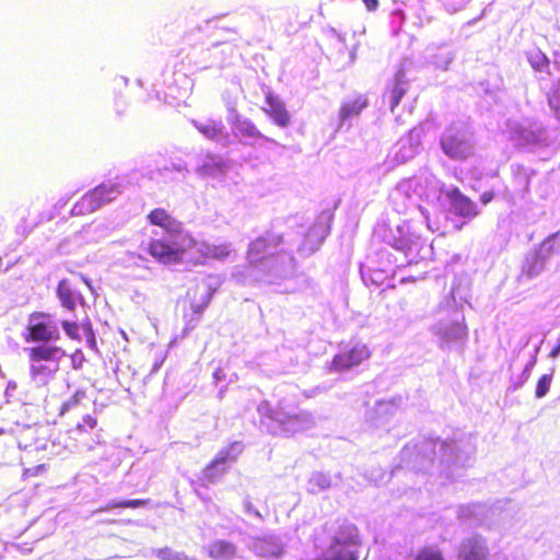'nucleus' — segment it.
Instances as JSON below:
<instances>
[{
	"mask_svg": "<svg viewBox=\"0 0 560 560\" xmlns=\"http://www.w3.org/2000/svg\"><path fill=\"white\" fill-rule=\"evenodd\" d=\"M72 366L74 369H81L84 362V355L83 352L80 349H77L72 354Z\"/></svg>",
	"mask_w": 560,
	"mask_h": 560,
	"instance_id": "473e14b6",
	"label": "nucleus"
},
{
	"mask_svg": "<svg viewBox=\"0 0 560 560\" xmlns=\"http://www.w3.org/2000/svg\"><path fill=\"white\" fill-rule=\"evenodd\" d=\"M548 103L555 115L560 119V82H557L548 94Z\"/></svg>",
	"mask_w": 560,
	"mask_h": 560,
	"instance_id": "a878e982",
	"label": "nucleus"
},
{
	"mask_svg": "<svg viewBox=\"0 0 560 560\" xmlns=\"http://www.w3.org/2000/svg\"><path fill=\"white\" fill-rule=\"evenodd\" d=\"M265 102L266 107H264V112L267 116L270 117L277 126L287 128L290 125V114L283 102L270 91L266 92Z\"/></svg>",
	"mask_w": 560,
	"mask_h": 560,
	"instance_id": "9d476101",
	"label": "nucleus"
},
{
	"mask_svg": "<svg viewBox=\"0 0 560 560\" xmlns=\"http://www.w3.org/2000/svg\"><path fill=\"white\" fill-rule=\"evenodd\" d=\"M66 351L58 346L37 345L27 349L31 362L30 376L32 381L42 387L48 386L60 370V360Z\"/></svg>",
	"mask_w": 560,
	"mask_h": 560,
	"instance_id": "f257e3e1",
	"label": "nucleus"
},
{
	"mask_svg": "<svg viewBox=\"0 0 560 560\" xmlns=\"http://www.w3.org/2000/svg\"><path fill=\"white\" fill-rule=\"evenodd\" d=\"M194 127L207 139L218 141L225 138L224 125L221 120H208L206 122L192 121Z\"/></svg>",
	"mask_w": 560,
	"mask_h": 560,
	"instance_id": "2eb2a0df",
	"label": "nucleus"
},
{
	"mask_svg": "<svg viewBox=\"0 0 560 560\" xmlns=\"http://www.w3.org/2000/svg\"><path fill=\"white\" fill-rule=\"evenodd\" d=\"M362 2L364 3V5L369 12L376 11L380 5L378 0H362Z\"/></svg>",
	"mask_w": 560,
	"mask_h": 560,
	"instance_id": "f704fd0d",
	"label": "nucleus"
},
{
	"mask_svg": "<svg viewBox=\"0 0 560 560\" xmlns=\"http://www.w3.org/2000/svg\"><path fill=\"white\" fill-rule=\"evenodd\" d=\"M83 421L90 429H94L97 425V419L90 415L85 416Z\"/></svg>",
	"mask_w": 560,
	"mask_h": 560,
	"instance_id": "e433bc0d",
	"label": "nucleus"
},
{
	"mask_svg": "<svg viewBox=\"0 0 560 560\" xmlns=\"http://www.w3.org/2000/svg\"><path fill=\"white\" fill-rule=\"evenodd\" d=\"M371 357L369 347L358 342L350 349L341 351L334 355L329 362L327 370L331 373H341L360 365Z\"/></svg>",
	"mask_w": 560,
	"mask_h": 560,
	"instance_id": "0eeeda50",
	"label": "nucleus"
},
{
	"mask_svg": "<svg viewBox=\"0 0 560 560\" xmlns=\"http://www.w3.org/2000/svg\"><path fill=\"white\" fill-rule=\"evenodd\" d=\"M148 503H149V500H147V499H132V500L113 502V503L108 504L107 509H116V508L137 509V508L144 506Z\"/></svg>",
	"mask_w": 560,
	"mask_h": 560,
	"instance_id": "bb28decb",
	"label": "nucleus"
},
{
	"mask_svg": "<svg viewBox=\"0 0 560 560\" xmlns=\"http://www.w3.org/2000/svg\"><path fill=\"white\" fill-rule=\"evenodd\" d=\"M235 135L246 138H262L261 132L257 129L255 124L248 119H242L238 115L233 120Z\"/></svg>",
	"mask_w": 560,
	"mask_h": 560,
	"instance_id": "a211bd4d",
	"label": "nucleus"
},
{
	"mask_svg": "<svg viewBox=\"0 0 560 560\" xmlns=\"http://www.w3.org/2000/svg\"><path fill=\"white\" fill-rule=\"evenodd\" d=\"M488 548L479 536H472L460 542L457 560H487Z\"/></svg>",
	"mask_w": 560,
	"mask_h": 560,
	"instance_id": "9b49d317",
	"label": "nucleus"
},
{
	"mask_svg": "<svg viewBox=\"0 0 560 560\" xmlns=\"http://www.w3.org/2000/svg\"><path fill=\"white\" fill-rule=\"evenodd\" d=\"M552 383V373L541 375L535 387L536 398H542L547 395Z\"/></svg>",
	"mask_w": 560,
	"mask_h": 560,
	"instance_id": "393cba45",
	"label": "nucleus"
},
{
	"mask_svg": "<svg viewBox=\"0 0 560 560\" xmlns=\"http://www.w3.org/2000/svg\"><path fill=\"white\" fill-rule=\"evenodd\" d=\"M217 166L222 171L225 167V164L223 162H219Z\"/></svg>",
	"mask_w": 560,
	"mask_h": 560,
	"instance_id": "4c0bfd02",
	"label": "nucleus"
},
{
	"mask_svg": "<svg viewBox=\"0 0 560 560\" xmlns=\"http://www.w3.org/2000/svg\"><path fill=\"white\" fill-rule=\"evenodd\" d=\"M24 339L27 342H42L48 345L49 341L59 339V331L50 322V316L44 312H34L30 314Z\"/></svg>",
	"mask_w": 560,
	"mask_h": 560,
	"instance_id": "423d86ee",
	"label": "nucleus"
},
{
	"mask_svg": "<svg viewBox=\"0 0 560 560\" xmlns=\"http://www.w3.org/2000/svg\"><path fill=\"white\" fill-rule=\"evenodd\" d=\"M448 198L452 210L456 215L467 219H472L478 215L479 211L476 203L470 198L463 195L458 188H453L448 192Z\"/></svg>",
	"mask_w": 560,
	"mask_h": 560,
	"instance_id": "f8f14e48",
	"label": "nucleus"
},
{
	"mask_svg": "<svg viewBox=\"0 0 560 560\" xmlns=\"http://www.w3.org/2000/svg\"><path fill=\"white\" fill-rule=\"evenodd\" d=\"M412 560H446V558L439 547L425 545L418 549Z\"/></svg>",
	"mask_w": 560,
	"mask_h": 560,
	"instance_id": "4be33fe9",
	"label": "nucleus"
},
{
	"mask_svg": "<svg viewBox=\"0 0 560 560\" xmlns=\"http://www.w3.org/2000/svg\"><path fill=\"white\" fill-rule=\"evenodd\" d=\"M208 555L214 560H232L236 555V548L230 541L215 540L209 546Z\"/></svg>",
	"mask_w": 560,
	"mask_h": 560,
	"instance_id": "dca6fc26",
	"label": "nucleus"
},
{
	"mask_svg": "<svg viewBox=\"0 0 560 560\" xmlns=\"http://www.w3.org/2000/svg\"><path fill=\"white\" fill-rule=\"evenodd\" d=\"M188 242H183L182 238H151L147 246L148 254L159 262L180 264L184 255L188 248Z\"/></svg>",
	"mask_w": 560,
	"mask_h": 560,
	"instance_id": "20e7f679",
	"label": "nucleus"
},
{
	"mask_svg": "<svg viewBox=\"0 0 560 560\" xmlns=\"http://www.w3.org/2000/svg\"><path fill=\"white\" fill-rule=\"evenodd\" d=\"M84 330L86 332L88 342H89L90 347L93 349L96 348V339H95V335L93 332L91 323H86L84 325Z\"/></svg>",
	"mask_w": 560,
	"mask_h": 560,
	"instance_id": "72a5a7b5",
	"label": "nucleus"
},
{
	"mask_svg": "<svg viewBox=\"0 0 560 560\" xmlns=\"http://www.w3.org/2000/svg\"><path fill=\"white\" fill-rule=\"evenodd\" d=\"M84 396V393L77 392L70 399H68L66 402H63L61 407V412H65L73 407H75L81 398Z\"/></svg>",
	"mask_w": 560,
	"mask_h": 560,
	"instance_id": "7c9ffc66",
	"label": "nucleus"
},
{
	"mask_svg": "<svg viewBox=\"0 0 560 560\" xmlns=\"http://www.w3.org/2000/svg\"><path fill=\"white\" fill-rule=\"evenodd\" d=\"M205 259H224L231 249L228 244H202L199 250Z\"/></svg>",
	"mask_w": 560,
	"mask_h": 560,
	"instance_id": "6ab92c4d",
	"label": "nucleus"
},
{
	"mask_svg": "<svg viewBox=\"0 0 560 560\" xmlns=\"http://www.w3.org/2000/svg\"><path fill=\"white\" fill-rule=\"evenodd\" d=\"M330 233V219H319L314 222L308 230L307 236L316 237L317 243L322 244Z\"/></svg>",
	"mask_w": 560,
	"mask_h": 560,
	"instance_id": "aec40b11",
	"label": "nucleus"
},
{
	"mask_svg": "<svg viewBox=\"0 0 560 560\" xmlns=\"http://www.w3.org/2000/svg\"><path fill=\"white\" fill-rule=\"evenodd\" d=\"M439 336L442 346H451L463 342L468 336V329L464 319L456 320L442 326Z\"/></svg>",
	"mask_w": 560,
	"mask_h": 560,
	"instance_id": "ddd939ff",
	"label": "nucleus"
},
{
	"mask_svg": "<svg viewBox=\"0 0 560 560\" xmlns=\"http://www.w3.org/2000/svg\"><path fill=\"white\" fill-rule=\"evenodd\" d=\"M528 61L537 71H544L549 66V60L540 50L535 49L528 52Z\"/></svg>",
	"mask_w": 560,
	"mask_h": 560,
	"instance_id": "b1692460",
	"label": "nucleus"
},
{
	"mask_svg": "<svg viewBox=\"0 0 560 560\" xmlns=\"http://www.w3.org/2000/svg\"><path fill=\"white\" fill-rule=\"evenodd\" d=\"M121 194L120 186L114 183H102L84 194L71 208V215L86 217L112 202Z\"/></svg>",
	"mask_w": 560,
	"mask_h": 560,
	"instance_id": "f03ea898",
	"label": "nucleus"
},
{
	"mask_svg": "<svg viewBox=\"0 0 560 560\" xmlns=\"http://www.w3.org/2000/svg\"><path fill=\"white\" fill-rule=\"evenodd\" d=\"M407 84L408 82L402 73H398L395 77V83L390 90L392 109H394L400 103L402 96L407 91Z\"/></svg>",
	"mask_w": 560,
	"mask_h": 560,
	"instance_id": "5701e85b",
	"label": "nucleus"
},
{
	"mask_svg": "<svg viewBox=\"0 0 560 560\" xmlns=\"http://www.w3.org/2000/svg\"><path fill=\"white\" fill-rule=\"evenodd\" d=\"M82 428H83V425H82V424H78V425H77V429H78V430H82Z\"/></svg>",
	"mask_w": 560,
	"mask_h": 560,
	"instance_id": "58836bf2",
	"label": "nucleus"
},
{
	"mask_svg": "<svg viewBox=\"0 0 560 560\" xmlns=\"http://www.w3.org/2000/svg\"><path fill=\"white\" fill-rule=\"evenodd\" d=\"M494 196L495 195H494V192L492 190H487V191L481 194L480 201L483 205H487V203L491 202L494 199Z\"/></svg>",
	"mask_w": 560,
	"mask_h": 560,
	"instance_id": "c9c22d12",
	"label": "nucleus"
},
{
	"mask_svg": "<svg viewBox=\"0 0 560 560\" xmlns=\"http://www.w3.org/2000/svg\"><path fill=\"white\" fill-rule=\"evenodd\" d=\"M230 458L228 450L221 451L203 469L202 479L207 483L217 482L228 470L226 463Z\"/></svg>",
	"mask_w": 560,
	"mask_h": 560,
	"instance_id": "4468645a",
	"label": "nucleus"
},
{
	"mask_svg": "<svg viewBox=\"0 0 560 560\" xmlns=\"http://www.w3.org/2000/svg\"><path fill=\"white\" fill-rule=\"evenodd\" d=\"M443 153L454 161H467L475 155L474 143L467 132L459 127L448 126L440 138Z\"/></svg>",
	"mask_w": 560,
	"mask_h": 560,
	"instance_id": "7ed1b4c3",
	"label": "nucleus"
},
{
	"mask_svg": "<svg viewBox=\"0 0 560 560\" xmlns=\"http://www.w3.org/2000/svg\"><path fill=\"white\" fill-rule=\"evenodd\" d=\"M57 293L62 306L73 311L75 307V301L73 298V292L67 280L62 279L58 282Z\"/></svg>",
	"mask_w": 560,
	"mask_h": 560,
	"instance_id": "412c9836",
	"label": "nucleus"
},
{
	"mask_svg": "<svg viewBox=\"0 0 560 560\" xmlns=\"http://www.w3.org/2000/svg\"><path fill=\"white\" fill-rule=\"evenodd\" d=\"M368 98L364 95H359L352 100L345 102L339 112L341 120H347L351 117L360 115V113L368 107Z\"/></svg>",
	"mask_w": 560,
	"mask_h": 560,
	"instance_id": "f3484780",
	"label": "nucleus"
},
{
	"mask_svg": "<svg viewBox=\"0 0 560 560\" xmlns=\"http://www.w3.org/2000/svg\"><path fill=\"white\" fill-rule=\"evenodd\" d=\"M61 326L69 338L80 340L79 326L77 323L62 320Z\"/></svg>",
	"mask_w": 560,
	"mask_h": 560,
	"instance_id": "cd10ccee",
	"label": "nucleus"
},
{
	"mask_svg": "<svg viewBox=\"0 0 560 560\" xmlns=\"http://www.w3.org/2000/svg\"><path fill=\"white\" fill-rule=\"evenodd\" d=\"M260 555L264 557L279 558L283 555V548L275 545L270 550L265 549V546H260Z\"/></svg>",
	"mask_w": 560,
	"mask_h": 560,
	"instance_id": "c756f323",
	"label": "nucleus"
},
{
	"mask_svg": "<svg viewBox=\"0 0 560 560\" xmlns=\"http://www.w3.org/2000/svg\"><path fill=\"white\" fill-rule=\"evenodd\" d=\"M147 220L150 224L163 229L171 237L182 238L183 242H188L189 246L197 244L196 240L188 232L184 231L182 223L163 208H155L150 211Z\"/></svg>",
	"mask_w": 560,
	"mask_h": 560,
	"instance_id": "6e6552de",
	"label": "nucleus"
},
{
	"mask_svg": "<svg viewBox=\"0 0 560 560\" xmlns=\"http://www.w3.org/2000/svg\"><path fill=\"white\" fill-rule=\"evenodd\" d=\"M284 237L280 233L267 231L264 235L255 238L248 247L247 259L250 266L257 267L265 260L275 258L277 248L283 243Z\"/></svg>",
	"mask_w": 560,
	"mask_h": 560,
	"instance_id": "39448f33",
	"label": "nucleus"
},
{
	"mask_svg": "<svg viewBox=\"0 0 560 560\" xmlns=\"http://www.w3.org/2000/svg\"><path fill=\"white\" fill-rule=\"evenodd\" d=\"M557 235H558V233L552 234L551 236L546 238L542 243V246L546 248L548 254H552L560 249V243L557 245V247H555L552 244L555 242Z\"/></svg>",
	"mask_w": 560,
	"mask_h": 560,
	"instance_id": "2f4dec72",
	"label": "nucleus"
},
{
	"mask_svg": "<svg viewBox=\"0 0 560 560\" xmlns=\"http://www.w3.org/2000/svg\"><path fill=\"white\" fill-rule=\"evenodd\" d=\"M156 557L160 558L161 560H183L179 553L173 551L168 547L158 549Z\"/></svg>",
	"mask_w": 560,
	"mask_h": 560,
	"instance_id": "c85d7f7f",
	"label": "nucleus"
},
{
	"mask_svg": "<svg viewBox=\"0 0 560 560\" xmlns=\"http://www.w3.org/2000/svg\"><path fill=\"white\" fill-rule=\"evenodd\" d=\"M211 298L212 295L209 292H205L199 295L197 290H189L187 292L188 307L184 311V318L186 320L185 330H191L196 327V324L200 320L202 313L209 306Z\"/></svg>",
	"mask_w": 560,
	"mask_h": 560,
	"instance_id": "1a4fd4ad",
	"label": "nucleus"
}]
</instances>
